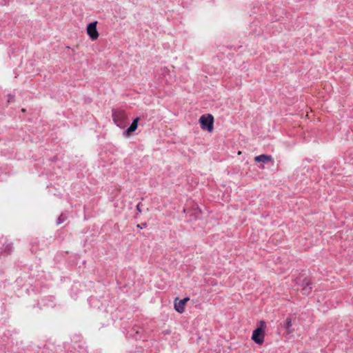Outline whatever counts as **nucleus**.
Segmentation results:
<instances>
[{
    "label": "nucleus",
    "mask_w": 353,
    "mask_h": 353,
    "mask_svg": "<svg viewBox=\"0 0 353 353\" xmlns=\"http://www.w3.org/2000/svg\"><path fill=\"white\" fill-rule=\"evenodd\" d=\"M201 128L203 130H207L212 132L213 130L214 117L212 114L202 115L199 119Z\"/></svg>",
    "instance_id": "7ed1b4c3"
},
{
    "label": "nucleus",
    "mask_w": 353,
    "mask_h": 353,
    "mask_svg": "<svg viewBox=\"0 0 353 353\" xmlns=\"http://www.w3.org/2000/svg\"><path fill=\"white\" fill-rule=\"evenodd\" d=\"M97 21H93L87 26V33L92 41L97 40L99 37V32L97 29Z\"/></svg>",
    "instance_id": "20e7f679"
},
{
    "label": "nucleus",
    "mask_w": 353,
    "mask_h": 353,
    "mask_svg": "<svg viewBox=\"0 0 353 353\" xmlns=\"http://www.w3.org/2000/svg\"><path fill=\"white\" fill-rule=\"evenodd\" d=\"M302 292L304 294H308L312 289L311 283L309 281H304L303 283Z\"/></svg>",
    "instance_id": "1a4fd4ad"
},
{
    "label": "nucleus",
    "mask_w": 353,
    "mask_h": 353,
    "mask_svg": "<svg viewBox=\"0 0 353 353\" xmlns=\"http://www.w3.org/2000/svg\"><path fill=\"white\" fill-rule=\"evenodd\" d=\"M283 326L288 331L290 332V330L292 326V319L290 318H287L286 320L285 321Z\"/></svg>",
    "instance_id": "9b49d317"
},
{
    "label": "nucleus",
    "mask_w": 353,
    "mask_h": 353,
    "mask_svg": "<svg viewBox=\"0 0 353 353\" xmlns=\"http://www.w3.org/2000/svg\"><path fill=\"white\" fill-rule=\"evenodd\" d=\"M65 219L63 218V215H61L57 221V224L59 225L64 221Z\"/></svg>",
    "instance_id": "f8f14e48"
},
{
    "label": "nucleus",
    "mask_w": 353,
    "mask_h": 353,
    "mask_svg": "<svg viewBox=\"0 0 353 353\" xmlns=\"http://www.w3.org/2000/svg\"><path fill=\"white\" fill-rule=\"evenodd\" d=\"M173 305L175 310H176V297L173 301Z\"/></svg>",
    "instance_id": "2eb2a0df"
},
{
    "label": "nucleus",
    "mask_w": 353,
    "mask_h": 353,
    "mask_svg": "<svg viewBox=\"0 0 353 353\" xmlns=\"http://www.w3.org/2000/svg\"><path fill=\"white\" fill-rule=\"evenodd\" d=\"M190 300L189 297H185L183 299L178 301V313H183L185 311V305Z\"/></svg>",
    "instance_id": "6e6552de"
},
{
    "label": "nucleus",
    "mask_w": 353,
    "mask_h": 353,
    "mask_svg": "<svg viewBox=\"0 0 353 353\" xmlns=\"http://www.w3.org/2000/svg\"><path fill=\"white\" fill-rule=\"evenodd\" d=\"M112 119L115 124L119 128H124L127 122V116L123 110H113Z\"/></svg>",
    "instance_id": "f03ea898"
},
{
    "label": "nucleus",
    "mask_w": 353,
    "mask_h": 353,
    "mask_svg": "<svg viewBox=\"0 0 353 353\" xmlns=\"http://www.w3.org/2000/svg\"><path fill=\"white\" fill-rule=\"evenodd\" d=\"M266 327V323L264 321H259V326L255 329L252 335V339L256 344H262L264 341L265 338V329Z\"/></svg>",
    "instance_id": "f257e3e1"
},
{
    "label": "nucleus",
    "mask_w": 353,
    "mask_h": 353,
    "mask_svg": "<svg viewBox=\"0 0 353 353\" xmlns=\"http://www.w3.org/2000/svg\"><path fill=\"white\" fill-rule=\"evenodd\" d=\"M12 243L4 244L3 246V252L7 254H10L12 251Z\"/></svg>",
    "instance_id": "9d476101"
},
{
    "label": "nucleus",
    "mask_w": 353,
    "mask_h": 353,
    "mask_svg": "<svg viewBox=\"0 0 353 353\" xmlns=\"http://www.w3.org/2000/svg\"><path fill=\"white\" fill-rule=\"evenodd\" d=\"M12 98H14V96H12V97H10V99H8V101H10V99H12Z\"/></svg>",
    "instance_id": "dca6fc26"
},
{
    "label": "nucleus",
    "mask_w": 353,
    "mask_h": 353,
    "mask_svg": "<svg viewBox=\"0 0 353 353\" xmlns=\"http://www.w3.org/2000/svg\"><path fill=\"white\" fill-rule=\"evenodd\" d=\"M12 98H14V96H12V97H10V99H8V101H10V99H12Z\"/></svg>",
    "instance_id": "a211bd4d"
},
{
    "label": "nucleus",
    "mask_w": 353,
    "mask_h": 353,
    "mask_svg": "<svg viewBox=\"0 0 353 353\" xmlns=\"http://www.w3.org/2000/svg\"><path fill=\"white\" fill-rule=\"evenodd\" d=\"M256 162H262L266 163L272 161V157L270 155L261 154L254 157Z\"/></svg>",
    "instance_id": "423d86ee"
},
{
    "label": "nucleus",
    "mask_w": 353,
    "mask_h": 353,
    "mask_svg": "<svg viewBox=\"0 0 353 353\" xmlns=\"http://www.w3.org/2000/svg\"><path fill=\"white\" fill-rule=\"evenodd\" d=\"M141 203H139L137 205V210L139 213H141L142 210L141 209Z\"/></svg>",
    "instance_id": "4468645a"
},
{
    "label": "nucleus",
    "mask_w": 353,
    "mask_h": 353,
    "mask_svg": "<svg viewBox=\"0 0 353 353\" xmlns=\"http://www.w3.org/2000/svg\"><path fill=\"white\" fill-rule=\"evenodd\" d=\"M146 226H147V223H142L141 225L138 224V225H137V227L138 228H140V229H142V228H145Z\"/></svg>",
    "instance_id": "ddd939ff"
},
{
    "label": "nucleus",
    "mask_w": 353,
    "mask_h": 353,
    "mask_svg": "<svg viewBox=\"0 0 353 353\" xmlns=\"http://www.w3.org/2000/svg\"><path fill=\"white\" fill-rule=\"evenodd\" d=\"M139 120V118H138V117L134 119L133 120L132 123H131L130 126L127 129V130H125L123 132V134H129L130 133L134 132L138 127Z\"/></svg>",
    "instance_id": "0eeeda50"
},
{
    "label": "nucleus",
    "mask_w": 353,
    "mask_h": 353,
    "mask_svg": "<svg viewBox=\"0 0 353 353\" xmlns=\"http://www.w3.org/2000/svg\"><path fill=\"white\" fill-rule=\"evenodd\" d=\"M185 213H190V216H194L195 219H199L200 217V214L201 211L197 206L194 207L192 210H189L187 208L183 210Z\"/></svg>",
    "instance_id": "39448f33"
},
{
    "label": "nucleus",
    "mask_w": 353,
    "mask_h": 353,
    "mask_svg": "<svg viewBox=\"0 0 353 353\" xmlns=\"http://www.w3.org/2000/svg\"><path fill=\"white\" fill-rule=\"evenodd\" d=\"M12 98H14V96H12V97H10V99H8V101H10V99H12Z\"/></svg>",
    "instance_id": "f3484780"
}]
</instances>
